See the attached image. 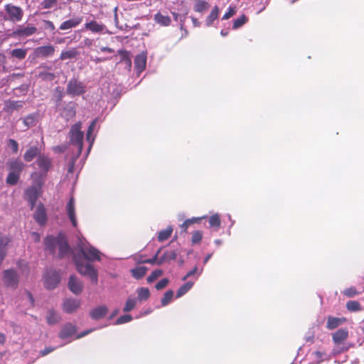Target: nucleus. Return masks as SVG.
Here are the masks:
<instances>
[{"label":"nucleus","mask_w":364,"mask_h":364,"mask_svg":"<svg viewBox=\"0 0 364 364\" xmlns=\"http://www.w3.org/2000/svg\"><path fill=\"white\" fill-rule=\"evenodd\" d=\"M73 259L77 272L80 274L89 277L92 284L96 285L98 282V273L93 266L89 263L83 262L77 255H75Z\"/></svg>","instance_id":"obj_1"},{"label":"nucleus","mask_w":364,"mask_h":364,"mask_svg":"<svg viewBox=\"0 0 364 364\" xmlns=\"http://www.w3.org/2000/svg\"><path fill=\"white\" fill-rule=\"evenodd\" d=\"M81 128L82 124L79 122L72 125L69 132L70 143L77 146L79 154L81 153L83 146L84 134Z\"/></svg>","instance_id":"obj_2"},{"label":"nucleus","mask_w":364,"mask_h":364,"mask_svg":"<svg viewBox=\"0 0 364 364\" xmlns=\"http://www.w3.org/2000/svg\"><path fill=\"white\" fill-rule=\"evenodd\" d=\"M77 247L85 259L88 261L100 260L99 250L89 245H85L82 240L79 241Z\"/></svg>","instance_id":"obj_3"},{"label":"nucleus","mask_w":364,"mask_h":364,"mask_svg":"<svg viewBox=\"0 0 364 364\" xmlns=\"http://www.w3.org/2000/svg\"><path fill=\"white\" fill-rule=\"evenodd\" d=\"M2 280L5 287L16 289L18 286L19 276L13 269H6L2 273Z\"/></svg>","instance_id":"obj_4"},{"label":"nucleus","mask_w":364,"mask_h":364,"mask_svg":"<svg viewBox=\"0 0 364 364\" xmlns=\"http://www.w3.org/2000/svg\"><path fill=\"white\" fill-rule=\"evenodd\" d=\"M86 92L85 85L83 82L75 78L70 79L66 87V92L71 96H79L83 95Z\"/></svg>","instance_id":"obj_5"},{"label":"nucleus","mask_w":364,"mask_h":364,"mask_svg":"<svg viewBox=\"0 0 364 364\" xmlns=\"http://www.w3.org/2000/svg\"><path fill=\"white\" fill-rule=\"evenodd\" d=\"M41 193V185L30 186L25 190V198L28 201L31 209L33 210L36 205V201Z\"/></svg>","instance_id":"obj_6"},{"label":"nucleus","mask_w":364,"mask_h":364,"mask_svg":"<svg viewBox=\"0 0 364 364\" xmlns=\"http://www.w3.org/2000/svg\"><path fill=\"white\" fill-rule=\"evenodd\" d=\"M45 287L48 289H53L57 287L60 282V276L56 271H47L44 276Z\"/></svg>","instance_id":"obj_7"},{"label":"nucleus","mask_w":364,"mask_h":364,"mask_svg":"<svg viewBox=\"0 0 364 364\" xmlns=\"http://www.w3.org/2000/svg\"><path fill=\"white\" fill-rule=\"evenodd\" d=\"M58 247V256L60 258H63L72 253V249L70 248L66 237L60 233L58 234V242L57 244Z\"/></svg>","instance_id":"obj_8"},{"label":"nucleus","mask_w":364,"mask_h":364,"mask_svg":"<svg viewBox=\"0 0 364 364\" xmlns=\"http://www.w3.org/2000/svg\"><path fill=\"white\" fill-rule=\"evenodd\" d=\"M5 11L9 15V20L12 21H21L23 15V12L20 7L12 4L6 5Z\"/></svg>","instance_id":"obj_9"},{"label":"nucleus","mask_w":364,"mask_h":364,"mask_svg":"<svg viewBox=\"0 0 364 364\" xmlns=\"http://www.w3.org/2000/svg\"><path fill=\"white\" fill-rule=\"evenodd\" d=\"M38 69L41 70L38 72L36 75L38 78L41 79L43 81H53L55 79V74L51 71L52 67L47 66L44 64H41Z\"/></svg>","instance_id":"obj_10"},{"label":"nucleus","mask_w":364,"mask_h":364,"mask_svg":"<svg viewBox=\"0 0 364 364\" xmlns=\"http://www.w3.org/2000/svg\"><path fill=\"white\" fill-rule=\"evenodd\" d=\"M68 287L69 290L75 295L80 294L83 290L82 282L74 275L70 277Z\"/></svg>","instance_id":"obj_11"},{"label":"nucleus","mask_w":364,"mask_h":364,"mask_svg":"<svg viewBox=\"0 0 364 364\" xmlns=\"http://www.w3.org/2000/svg\"><path fill=\"white\" fill-rule=\"evenodd\" d=\"M81 306L80 299H66L63 304V310L67 314H73Z\"/></svg>","instance_id":"obj_12"},{"label":"nucleus","mask_w":364,"mask_h":364,"mask_svg":"<svg viewBox=\"0 0 364 364\" xmlns=\"http://www.w3.org/2000/svg\"><path fill=\"white\" fill-rule=\"evenodd\" d=\"M37 31V28L35 26H27L23 27L20 26L13 32L14 36L18 37H27L34 34Z\"/></svg>","instance_id":"obj_13"},{"label":"nucleus","mask_w":364,"mask_h":364,"mask_svg":"<svg viewBox=\"0 0 364 364\" xmlns=\"http://www.w3.org/2000/svg\"><path fill=\"white\" fill-rule=\"evenodd\" d=\"M34 53L38 57L47 58L53 55L55 47L52 45L40 46L35 49Z\"/></svg>","instance_id":"obj_14"},{"label":"nucleus","mask_w":364,"mask_h":364,"mask_svg":"<svg viewBox=\"0 0 364 364\" xmlns=\"http://www.w3.org/2000/svg\"><path fill=\"white\" fill-rule=\"evenodd\" d=\"M348 337V331L346 328H339L332 334L333 343L338 346L345 341Z\"/></svg>","instance_id":"obj_15"},{"label":"nucleus","mask_w":364,"mask_h":364,"mask_svg":"<svg viewBox=\"0 0 364 364\" xmlns=\"http://www.w3.org/2000/svg\"><path fill=\"white\" fill-rule=\"evenodd\" d=\"M77 332L76 326L70 323L65 324L59 333L61 339H66L75 335Z\"/></svg>","instance_id":"obj_16"},{"label":"nucleus","mask_w":364,"mask_h":364,"mask_svg":"<svg viewBox=\"0 0 364 364\" xmlns=\"http://www.w3.org/2000/svg\"><path fill=\"white\" fill-rule=\"evenodd\" d=\"M34 219L41 225L46 224L47 221L46 211L42 203L38 205L34 213Z\"/></svg>","instance_id":"obj_17"},{"label":"nucleus","mask_w":364,"mask_h":364,"mask_svg":"<svg viewBox=\"0 0 364 364\" xmlns=\"http://www.w3.org/2000/svg\"><path fill=\"white\" fill-rule=\"evenodd\" d=\"M7 166L10 173L21 175L25 165L19 159L11 160L7 162Z\"/></svg>","instance_id":"obj_18"},{"label":"nucleus","mask_w":364,"mask_h":364,"mask_svg":"<svg viewBox=\"0 0 364 364\" xmlns=\"http://www.w3.org/2000/svg\"><path fill=\"white\" fill-rule=\"evenodd\" d=\"M82 21V17L76 16L70 19L63 21L59 28L62 31H65L77 27Z\"/></svg>","instance_id":"obj_19"},{"label":"nucleus","mask_w":364,"mask_h":364,"mask_svg":"<svg viewBox=\"0 0 364 364\" xmlns=\"http://www.w3.org/2000/svg\"><path fill=\"white\" fill-rule=\"evenodd\" d=\"M108 312V308L105 306H100L93 309L90 312V317L94 320H100L105 316Z\"/></svg>","instance_id":"obj_20"},{"label":"nucleus","mask_w":364,"mask_h":364,"mask_svg":"<svg viewBox=\"0 0 364 364\" xmlns=\"http://www.w3.org/2000/svg\"><path fill=\"white\" fill-rule=\"evenodd\" d=\"M85 28L91 31L92 33H102L105 26L102 23H98L96 21H91L85 24Z\"/></svg>","instance_id":"obj_21"},{"label":"nucleus","mask_w":364,"mask_h":364,"mask_svg":"<svg viewBox=\"0 0 364 364\" xmlns=\"http://www.w3.org/2000/svg\"><path fill=\"white\" fill-rule=\"evenodd\" d=\"M67 213L68 215V217L74 227H77V219L75 217V200L74 198L72 197L68 204H67Z\"/></svg>","instance_id":"obj_22"},{"label":"nucleus","mask_w":364,"mask_h":364,"mask_svg":"<svg viewBox=\"0 0 364 364\" xmlns=\"http://www.w3.org/2000/svg\"><path fill=\"white\" fill-rule=\"evenodd\" d=\"M36 163L38 166V168L46 173L51 166V161L50 159L44 155L39 156Z\"/></svg>","instance_id":"obj_23"},{"label":"nucleus","mask_w":364,"mask_h":364,"mask_svg":"<svg viewBox=\"0 0 364 364\" xmlns=\"http://www.w3.org/2000/svg\"><path fill=\"white\" fill-rule=\"evenodd\" d=\"M134 65L136 70L141 73L146 68V56L144 53L137 55L134 59Z\"/></svg>","instance_id":"obj_24"},{"label":"nucleus","mask_w":364,"mask_h":364,"mask_svg":"<svg viewBox=\"0 0 364 364\" xmlns=\"http://www.w3.org/2000/svg\"><path fill=\"white\" fill-rule=\"evenodd\" d=\"M58 242V235L56 237L53 235L47 236L45 238V246L47 250H48L50 253L54 254L55 251V247L57 246Z\"/></svg>","instance_id":"obj_25"},{"label":"nucleus","mask_w":364,"mask_h":364,"mask_svg":"<svg viewBox=\"0 0 364 364\" xmlns=\"http://www.w3.org/2000/svg\"><path fill=\"white\" fill-rule=\"evenodd\" d=\"M76 114L75 106L73 103L68 104L63 110L62 115L67 120L73 118Z\"/></svg>","instance_id":"obj_26"},{"label":"nucleus","mask_w":364,"mask_h":364,"mask_svg":"<svg viewBox=\"0 0 364 364\" xmlns=\"http://www.w3.org/2000/svg\"><path fill=\"white\" fill-rule=\"evenodd\" d=\"M154 21L162 26H168L171 23V19L168 16H164L161 12H157L154 16Z\"/></svg>","instance_id":"obj_27"},{"label":"nucleus","mask_w":364,"mask_h":364,"mask_svg":"<svg viewBox=\"0 0 364 364\" xmlns=\"http://www.w3.org/2000/svg\"><path fill=\"white\" fill-rule=\"evenodd\" d=\"M40 154V150L36 146L28 148L23 154V159L26 161L30 162Z\"/></svg>","instance_id":"obj_28"},{"label":"nucleus","mask_w":364,"mask_h":364,"mask_svg":"<svg viewBox=\"0 0 364 364\" xmlns=\"http://www.w3.org/2000/svg\"><path fill=\"white\" fill-rule=\"evenodd\" d=\"M345 321L346 318H344L328 316L327 319L326 328L329 330H333L339 326Z\"/></svg>","instance_id":"obj_29"},{"label":"nucleus","mask_w":364,"mask_h":364,"mask_svg":"<svg viewBox=\"0 0 364 364\" xmlns=\"http://www.w3.org/2000/svg\"><path fill=\"white\" fill-rule=\"evenodd\" d=\"M219 14V7L218 6H214L210 13L205 18V24L208 27H210L213 24L214 21L218 18Z\"/></svg>","instance_id":"obj_30"},{"label":"nucleus","mask_w":364,"mask_h":364,"mask_svg":"<svg viewBox=\"0 0 364 364\" xmlns=\"http://www.w3.org/2000/svg\"><path fill=\"white\" fill-rule=\"evenodd\" d=\"M77 48H73L70 50H63L60 55V60H65L68 59L76 58L79 55Z\"/></svg>","instance_id":"obj_31"},{"label":"nucleus","mask_w":364,"mask_h":364,"mask_svg":"<svg viewBox=\"0 0 364 364\" xmlns=\"http://www.w3.org/2000/svg\"><path fill=\"white\" fill-rule=\"evenodd\" d=\"M118 54L120 56V60L118 63H124L127 68L130 70L132 68V59L129 53L125 50H118Z\"/></svg>","instance_id":"obj_32"},{"label":"nucleus","mask_w":364,"mask_h":364,"mask_svg":"<svg viewBox=\"0 0 364 364\" xmlns=\"http://www.w3.org/2000/svg\"><path fill=\"white\" fill-rule=\"evenodd\" d=\"M178 252L176 250L166 251L158 262V265H161L166 261L174 260L176 259Z\"/></svg>","instance_id":"obj_33"},{"label":"nucleus","mask_w":364,"mask_h":364,"mask_svg":"<svg viewBox=\"0 0 364 364\" xmlns=\"http://www.w3.org/2000/svg\"><path fill=\"white\" fill-rule=\"evenodd\" d=\"M60 320V316L53 310L50 309L47 312L46 321L50 325H53L58 323Z\"/></svg>","instance_id":"obj_34"},{"label":"nucleus","mask_w":364,"mask_h":364,"mask_svg":"<svg viewBox=\"0 0 364 364\" xmlns=\"http://www.w3.org/2000/svg\"><path fill=\"white\" fill-rule=\"evenodd\" d=\"M210 4L205 0H198L194 4L193 10L198 13H203L208 9Z\"/></svg>","instance_id":"obj_35"},{"label":"nucleus","mask_w":364,"mask_h":364,"mask_svg":"<svg viewBox=\"0 0 364 364\" xmlns=\"http://www.w3.org/2000/svg\"><path fill=\"white\" fill-rule=\"evenodd\" d=\"M173 232V228L171 226H168L166 229L161 230L158 233V240L159 242H164L168 240Z\"/></svg>","instance_id":"obj_36"},{"label":"nucleus","mask_w":364,"mask_h":364,"mask_svg":"<svg viewBox=\"0 0 364 364\" xmlns=\"http://www.w3.org/2000/svg\"><path fill=\"white\" fill-rule=\"evenodd\" d=\"M147 269V267L144 266L137 267L132 269L131 273L134 278L140 279L146 274Z\"/></svg>","instance_id":"obj_37"},{"label":"nucleus","mask_w":364,"mask_h":364,"mask_svg":"<svg viewBox=\"0 0 364 364\" xmlns=\"http://www.w3.org/2000/svg\"><path fill=\"white\" fill-rule=\"evenodd\" d=\"M10 240L8 237H0V259L3 260L6 256V247Z\"/></svg>","instance_id":"obj_38"},{"label":"nucleus","mask_w":364,"mask_h":364,"mask_svg":"<svg viewBox=\"0 0 364 364\" xmlns=\"http://www.w3.org/2000/svg\"><path fill=\"white\" fill-rule=\"evenodd\" d=\"M137 299L139 301H146L150 296L149 289L146 287H141L137 289Z\"/></svg>","instance_id":"obj_39"},{"label":"nucleus","mask_w":364,"mask_h":364,"mask_svg":"<svg viewBox=\"0 0 364 364\" xmlns=\"http://www.w3.org/2000/svg\"><path fill=\"white\" fill-rule=\"evenodd\" d=\"M193 286V282H188L183 284L176 292V297L179 298L186 294Z\"/></svg>","instance_id":"obj_40"},{"label":"nucleus","mask_w":364,"mask_h":364,"mask_svg":"<svg viewBox=\"0 0 364 364\" xmlns=\"http://www.w3.org/2000/svg\"><path fill=\"white\" fill-rule=\"evenodd\" d=\"M346 309L350 312L360 311L362 310L360 304L355 300L348 301L346 303Z\"/></svg>","instance_id":"obj_41"},{"label":"nucleus","mask_w":364,"mask_h":364,"mask_svg":"<svg viewBox=\"0 0 364 364\" xmlns=\"http://www.w3.org/2000/svg\"><path fill=\"white\" fill-rule=\"evenodd\" d=\"M248 21L246 15L242 14L239 18L235 19L232 23V29L236 30L245 25Z\"/></svg>","instance_id":"obj_42"},{"label":"nucleus","mask_w":364,"mask_h":364,"mask_svg":"<svg viewBox=\"0 0 364 364\" xmlns=\"http://www.w3.org/2000/svg\"><path fill=\"white\" fill-rule=\"evenodd\" d=\"M136 302H137L136 299L128 297V299H127V301L125 302V305L123 309V311L129 312V311H132L135 308V306L136 305Z\"/></svg>","instance_id":"obj_43"},{"label":"nucleus","mask_w":364,"mask_h":364,"mask_svg":"<svg viewBox=\"0 0 364 364\" xmlns=\"http://www.w3.org/2000/svg\"><path fill=\"white\" fill-rule=\"evenodd\" d=\"M27 54V50L23 48H16L14 49L11 52V55L12 57L16 58L18 60H23L26 58Z\"/></svg>","instance_id":"obj_44"},{"label":"nucleus","mask_w":364,"mask_h":364,"mask_svg":"<svg viewBox=\"0 0 364 364\" xmlns=\"http://www.w3.org/2000/svg\"><path fill=\"white\" fill-rule=\"evenodd\" d=\"M221 221L218 214H214L209 218L210 227L215 228L217 230L220 227Z\"/></svg>","instance_id":"obj_45"},{"label":"nucleus","mask_w":364,"mask_h":364,"mask_svg":"<svg viewBox=\"0 0 364 364\" xmlns=\"http://www.w3.org/2000/svg\"><path fill=\"white\" fill-rule=\"evenodd\" d=\"M19 178L20 175L9 172L6 179V182L10 186H14L18 183Z\"/></svg>","instance_id":"obj_46"},{"label":"nucleus","mask_w":364,"mask_h":364,"mask_svg":"<svg viewBox=\"0 0 364 364\" xmlns=\"http://www.w3.org/2000/svg\"><path fill=\"white\" fill-rule=\"evenodd\" d=\"M203 239V232L200 230H196L193 232L191 237V242L193 245L199 244Z\"/></svg>","instance_id":"obj_47"},{"label":"nucleus","mask_w":364,"mask_h":364,"mask_svg":"<svg viewBox=\"0 0 364 364\" xmlns=\"http://www.w3.org/2000/svg\"><path fill=\"white\" fill-rule=\"evenodd\" d=\"M173 296V291H172V290L167 291L164 294V297L161 299V305L163 306H166L172 300Z\"/></svg>","instance_id":"obj_48"},{"label":"nucleus","mask_w":364,"mask_h":364,"mask_svg":"<svg viewBox=\"0 0 364 364\" xmlns=\"http://www.w3.org/2000/svg\"><path fill=\"white\" fill-rule=\"evenodd\" d=\"M162 274H163V271L161 269H155L147 277V279H146L147 282L151 283V282H154L157 278H159Z\"/></svg>","instance_id":"obj_49"},{"label":"nucleus","mask_w":364,"mask_h":364,"mask_svg":"<svg viewBox=\"0 0 364 364\" xmlns=\"http://www.w3.org/2000/svg\"><path fill=\"white\" fill-rule=\"evenodd\" d=\"M359 294L360 292L354 287H348L343 291V294L348 298L354 297Z\"/></svg>","instance_id":"obj_50"},{"label":"nucleus","mask_w":364,"mask_h":364,"mask_svg":"<svg viewBox=\"0 0 364 364\" xmlns=\"http://www.w3.org/2000/svg\"><path fill=\"white\" fill-rule=\"evenodd\" d=\"M23 124H25L26 129L33 127L36 125L35 117L33 115L27 116L23 119Z\"/></svg>","instance_id":"obj_51"},{"label":"nucleus","mask_w":364,"mask_h":364,"mask_svg":"<svg viewBox=\"0 0 364 364\" xmlns=\"http://www.w3.org/2000/svg\"><path fill=\"white\" fill-rule=\"evenodd\" d=\"M7 145L11 148L12 152L14 154H17L18 151V142L13 139H10L7 141Z\"/></svg>","instance_id":"obj_52"},{"label":"nucleus","mask_w":364,"mask_h":364,"mask_svg":"<svg viewBox=\"0 0 364 364\" xmlns=\"http://www.w3.org/2000/svg\"><path fill=\"white\" fill-rule=\"evenodd\" d=\"M237 12L235 6H230L227 12L224 14L222 17V20H228L233 16Z\"/></svg>","instance_id":"obj_53"},{"label":"nucleus","mask_w":364,"mask_h":364,"mask_svg":"<svg viewBox=\"0 0 364 364\" xmlns=\"http://www.w3.org/2000/svg\"><path fill=\"white\" fill-rule=\"evenodd\" d=\"M57 4V0H43L41 2V6L43 9H51L55 7Z\"/></svg>","instance_id":"obj_54"},{"label":"nucleus","mask_w":364,"mask_h":364,"mask_svg":"<svg viewBox=\"0 0 364 364\" xmlns=\"http://www.w3.org/2000/svg\"><path fill=\"white\" fill-rule=\"evenodd\" d=\"M161 251V249H159L156 253L154 255V256L151 258V259H141L139 262L141 263H148V264H158V262L159 260V259H158V256H159V254Z\"/></svg>","instance_id":"obj_55"},{"label":"nucleus","mask_w":364,"mask_h":364,"mask_svg":"<svg viewBox=\"0 0 364 364\" xmlns=\"http://www.w3.org/2000/svg\"><path fill=\"white\" fill-rule=\"evenodd\" d=\"M132 316L129 314H125L119 317L116 321L117 324L128 323L132 320Z\"/></svg>","instance_id":"obj_56"},{"label":"nucleus","mask_w":364,"mask_h":364,"mask_svg":"<svg viewBox=\"0 0 364 364\" xmlns=\"http://www.w3.org/2000/svg\"><path fill=\"white\" fill-rule=\"evenodd\" d=\"M168 279L167 278H164L162 279H161L159 282H158L156 285H155V288L157 289V290H160V289H162L164 288H165L168 284Z\"/></svg>","instance_id":"obj_57"},{"label":"nucleus","mask_w":364,"mask_h":364,"mask_svg":"<svg viewBox=\"0 0 364 364\" xmlns=\"http://www.w3.org/2000/svg\"><path fill=\"white\" fill-rule=\"evenodd\" d=\"M95 126H96V119L93 120L90 123V126H89V127L87 129V140H90V137L91 134H92V133Z\"/></svg>","instance_id":"obj_58"},{"label":"nucleus","mask_w":364,"mask_h":364,"mask_svg":"<svg viewBox=\"0 0 364 364\" xmlns=\"http://www.w3.org/2000/svg\"><path fill=\"white\" fill-rule=\"evenodd\" d=\"M55 349V348H53V347H46L43 350H42L39 352V355L41 357L46 356L48 353L53 352Z\"/></svg>","instance_id":"obj_59"},{"label":"nucleus","mask_w":364,"mask_h":364,"mask_svg":"<svg viewBox=\"0 0 364 364\" xmlns=\"http://www.w3.org/2000/svg\"><path fill=\"white\" fill-rule=\"evenodd\" d=\"M82 47H91L93 45V40L89 38H85L82 42Z\"/></svg>","instance_id":"obj_60"},{"label":"nucleus","mask_w":364,"mask_h":364,"mask_svg":"<svg viewBox=\"0 0 364 364\" xmlns=\"http://www.w3.org/2000/svg\"><path fill=\"white\" fill-rule=\"evenodd\" d=\"M198 270L197 267H195L192 270L189 271L183 278V281H186L188 277L194 275Z\"/></svg>","instance_id":"obj_61"},{"label":"nucleus","mask_w":364,"mask_h":364,"mask_svg":"<svg viewBox=\"0 0 364 364\" xmlns=\"http://www.w3.org/2000/svg\"><path fill=\"white\" fill-rule=\"evenodd\" d=\"M44 23H45L46 28L49 29L52 31L55 30V27L54 23L52 21L46 20V21H44Z\"/></svg>","instance_id":"obj_62"},{"label":"nucleus","mask_w":364,"mask_h":364,"mask_svg":"<svg viewBox=\"0 0 364 364\" xmlns=\"http://www.w3.org/2000/svg\"><path fill=\"white\" fill-rule=\"evenodd\" d=\"M191 225V220H186L181 225V228L186 232L187 228Z\"/></svg>","instance_id":"obj_63"},{"label":"nucleus","mask_w":364,"mask_h":364,"mask_svg":"<svg viewBox=\"0 0 364 364\" xmlns=\"http://www.w3.org/2000/svg\"><path fill=\"white\" fill-rule=\"evenodd\" d=\"M26 294H27V296H28V299H29V301H30V303H31V305L32 306H34V304H35V300H34V298H33V296L32 294H31L30 291H26Z\"/></svg>","instance_id":"obj_64"}]
</instances>
